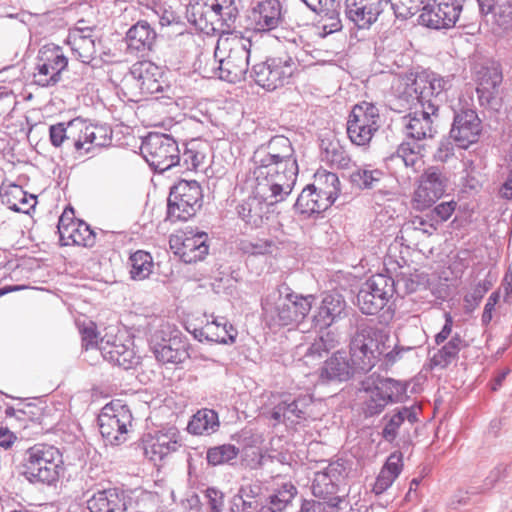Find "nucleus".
<instances>
[{"label": "nucleus", "instance_id": "nucleus-11", "mask_svg": "<svg viewBox=\"0 0 512 512\" xmlns=\"http://www.w3.org/2000/svg\"><path fill=\"white\" fill-rule=\"evenodd\" d=\"M150 347L157 361L162 364L178 365L190 358L188 338L169 325L153 333Z\"/></svg>", "mask_w": 512, "mask_h": 512}, {"label": "nucleus", "instance_id": "nucleus-3", "mask_svg": "<svg viewBox=\"0 0 512 512\" xmlns=\"http://www.w3.org/2000/svg\"><path fill=\"white\" fill-rule=\"evenodd\" d=\"M237 15L235 0H191L187 8L188 21L205 34L227 31Z\"/></svg>", "mask_w": 512, "mask_h": 512}, {"label": "nucleus", "instance_id": "nucleus-43", "mask_svg": "<svg viewBox=\"0 0 512 512\" xmlns=\"http://www.w3.org/2000/svg\"><path fill=\"white\" fill-rule=\"evenodd\" d=\"M239 453V448L233 444L217 445L207 449L206 461L212 467L231 464L238 457Z\"/></svg>", "mask_w": 512, "mask_h": 512}, {"label": "nucleus", "instance_id": "nucleus-12", "mask_svg": "<svg viewBox=\"0 0 512 512\" xmlns=\"http://www.w3.org/2000/svg\"><path fill=\"white\" fill-rule=\"evenodd\" d=\"M380 127L381 116L376 105L363 101L352 108L347 121V134L352 143L368 145Z\"/></svg>", "mask_w": 512, "mask_h": 512}, {"label": "nucleus", "instance_id": "nucleus-63", "mask_svg": "<svg viewBox=\"0 0 512 512\" xmlns=\"http://www.w3.org/2000/svg\"><path fill=\"white\" fill-rule=\"evenodd\" d=\"M411 347H400L396 345L392 350L390 351H384V353L381 355L382 364L381 367L388 369L389 367L393 366L398 360L402 358V354L404 351L411 350Z\"/></svg>", "mask_w": 512, "mask_h": 512}, {"label": "nucleus", "instance_id": "nucleus-54", "mask_svg": "<svg viewBox=\"0 0 512 512\" xmlns=\"http://www.w3.org/2000/svg\"><path fill=\"white\" fill-rule=\"evenodd\" d=\"M204 497L207 501L209 512H223L224 509V493L216 487H208L204 491Z\"/></svg>", "mask_w": 512, "mask_h": 512}, {"label": "nucleus", "instance_id": "nucleus-58", "mask_svg": "<svg viewBox=\"0 0 512 512\" xmlns=\"http://www.w3.org/2000/svg\"><path fill=\"white\" fill-rule=\"evenodd\" d=\"M299 512H341L336 503L324 504L314 500H303Z\"/></svg>", "mask_w": 512, "mask_h": 512}, {"label": "nucleus", "instance_id": "nucleus-57", "mask_svg": "<svg viewBox=\"0 0 512 512\" xmlns=\"http://www.w3.org/2000/svg\"><path fill=\"white\" fill-rule=\"evenodd\" d=\"M321 304L323 306H329L330 312L336 318L341 316V314L344 312L345 307H346V302L344 300V297L342 295H340L339 293L327 294L323 298Z\"/></svg>", "mask_w": 512, "mask_h": 512}, {"label": "nucleus", "instance_id": "nucleus-9", "mask_svg": "<svg viewBox=\"0 0 512 512\" xmlns=\"http://www.w3.org/2000/svg\"><path fill=\"white\" fill-rule=\"evenodd\" d=\"M389 334L383 328L363 324L359 327L350 342L352 357L358 368L362 371H370L381 355L387 350L386 342Z\"/></svg>", "mask_w": 512, "mask_h": 512}, {"label": "nucleus", "instance_id": "nucleus-31", "mask_svg": "<svg viewBox=\"0 0 512 512\" xmlns=\"http://www.w3.org/2000/svg\"><path fill=\"white\" fill-rule=\"evenodd\" d=\"M46 404L44 401H36L20 402L17 407L7 405L5 417L9 419L14 418L23 428H31L36 431Z\"/></svg>", "mask_w": 512, "mask_h": 512}, {"label": "nucleus", "instance_id": "nucleus-42", "mask_svg": "<svg viewBox=\"0 0 512 512\" xmlns=\"http://www.w3.org/2000/svg\"><path fill=\"white\" fill-rule=\"evenodd\" d=\"M155 33L145 22H138L127 32V44L131 50L145 51L152 47Z\"/></svg>", "mask_w": 512, "mask_h": 512}, {"label": "nucleus", "instance_id": "nucleus-50", "mask_svg": "<svg viewBox=\"0 0 512 512\" xmlns=\"http://www.w3.org/2000/svg\"><path fill=\"white\" fill-rule=\"evenodd\" d=\"M206 324H212L215 330L222 329V333H219L222 344L232 345L236 342L238 331L225 317L212 315V320Z\"/></svg>", "mask_w": 512, "mask_h": 512}, {"label": "nucleus", "instance_id": "nucleus-41", "mask_svg": "<svg viewBox=\"0 0 512 512\" xmlns=\"http://www.w3.org/2000/svg\"><path fill=\"white\" fill-rule=\"evenodd\" d=\"M96 127L81 119L68 123V141L72 142L76 151L88 152L95 138Z\"/></svg>", "mask_w": 512, "mask_h": 512}, {"label": "nucleus", "instance_id": "nucleus-35", "mask_svg": "<svg viewBox=\"0 0 512 512\" xmlns=\"http://www.w3.org/2000/svg\"><path fill=\"white\" fill-rule=\"evenodd\" d=\"M314 190L320 202L330 207L339 193V179L336 174L326 170H319L314 175L313 183L309 185Z\"/></svg>", "mask_w": 512, "mask_h": 512}, {"label": "nucleus", "instance_id": "nucleus-59", "mask_svg": "<svg viewBox=\"0 0 512 512\" xmlns=\"http://www.w3.org/2000/svg\"><path fill=\"white\" fill-rule=\"evenodd\" d=\"M494 16L499 26L507 28L512 25V2L507 5L497 3L494 8Z\"/></svg>", "mask_w": 512, "mask_h": 512}, {"label": "nucleus", "instance_id": "nucleus-44", "mask_svg": "<svg viewBox=\"0 0 512 512\" xmlns=\"http://www.w3.org/2000/svg\"><path fill=\"white\" fill-rule=\"evenodd\" d=\"M130 262V276L134 280H144L150 276L154 266L153 258L150 253L138 250L131 254Z\"/></svg>", "mask_w": 512, "mask_h": 512}, {"label": "nucleus", "instance_id": "nucleus-39", "mask_svg": "<svg viewBox=\"0 0 512 512\" xmlns=\"http://www.w3.org/2000/svg\"><path fill=\"white\" fill-rule=\"evenodd\" d=\"M0 195L3 203L17 212L27 213L36 205V197L27 194L22 187L16 184H3Z\"/></svg>", "mask_w": 512, "mask_h": 512}, {"label": "nucleus", "instance_id": "nucleus-6", "mask_svg": "<svg viewBox=\"0 0 512 512\" xmlns=\"http://www.w3.org/2000/svg\"><path fill=\"white\" fill-rule=\"evenodd\" d=\"M251 41L238 34H227L218 40L215 55L219 60L220 77L228 82L244 80L248 71Z\"/></svg>", "mask_w": 512, "mask_h": 512}, {"label": "nucleus", "instance_id": "nucleus-28", "mask_svg": "<svg viewBox=\"0 0 512 512\" xmlns=\"http://www.w3.org/2000/svg\"><path fill=\"white\" fill-rule=\"evenodd\" d=\"M293 69L287 62L272 60L255 67V81L267 90H275L292 76Z\"/></svg>", "mask_w": 512, "mask_h": 512}, {"label": "nucleus", "instance_id": "nucleus-53", "mask_svg": "<svg viewBox=\"0 0 512 512\" xmlns=\"http://www.w3.org/2000/svg\"><path fill=\"white\" fill-rule=\"evenodd\" d=\"M398 155L402 158L404 164L409 167H415L421 162L420 147L417 144H401Z\"/></svg>", "mask_w": 512, "mask_h": 512}, {"label": "nucleus", "instance_id": "nucleus-56", "mask_svg": "<svg viewBox=\"0 0 512 512\" xmlns=\"http://www.w3.org/2000/svg\"><path fill=\"white\" fill-rule=\"evenodd\" d=\"M336 319L337 318L330 312L329 306H323L321 304L317 314L313 317V324L320 332H324L323 330L325 329L327 331Z\"/></svg>", "mask_w": 512, "mask_h": 512}, {"label": "nucleus", "instance_id": "nucleus-55", "mask_svg": "<svg viewBox=\"0 0 512 512\" xmlns=\"http://www.w3.org/2000/svg\"><path fill=\"white\" fill-rule=\"evenodd\" d=\"M403 468V454L401 451L392 452L387 458L381 471L390 475L392 479H396Z\"/></svg>", "mask_w": 512, "mask_h": 512}, {"label": "nucleus", "instance_id": "nucleus-14", "mask_svg": "<svg viewBox=\"0 0 512 512\" xmlns=\"http://www.w3.org/2000/svg\"><path fill=\"white\" fill-rule=\"evenodd\" d=\"M142 153L151 167L158 171H166L180 161L178 143L166 134H149L143 145Z\"/></svg>", "mask_w": 512, "mask_h": 512}, {"label": "nucleus", "instance_id": "nucleus-45", "mask_svg": "<svg viewBox=\"0 0 512 512\" xmlns=\"http://www.w3.org/2000/svg\"><path fill=\"white\" fill-rule=\"evenodd\" d=\"M338 343L337 335L331 330L321 332V335L309 345L304 356L312 359L321 358L334 349Z\"/></svg>", "mask_w": 512, "mask_h": 512}, {"label": "nucleus", "instance_id": "nucleus-18", "mask_svg": "<svg viewBox=\"0 0 512 512\" xmlns=\"http://www.w3.org/2000/svg\"><path fill=\"white\" fill-rule=\"evenodd\" d=\"M133 84L131 96L136 100L164 91V71L150 61H142L131 69Z\"/></svg>", "mask_w": 512, "mask_h": 512}, {"label": "nucleus", "instance_id": "nucleus-34", "mask_svg": "<svg viewBox=\"0 0 512 512\" xmlns=\"http://www.w3.org/2000/svg\"><path fill=\"white\" fill-rule=\"evenodd\" d=\"M469 345L459 333H455L450 340L442 345L436 353L429 359L428 367L433 370L436 367L446 369L452 362L456 361L462 349Z\"/></svg>", "mask_w": 512, "mask_h": 512}, {"label": "nucleus", "instance_id": "nucleus-23", "mask_svg": "<svg viewBox=\"0 0 512 512\" xmlns=\"http://www.w3.org/2000/svg\"><path fill=\"white\" fill-rule=\"evenodd\" d=\"M389 0H346L347 17L360 29L370 28L379 18Z\"/></svg>", "mask_w": 512, "mask_h": 512}, {"label": "nucleus", "instance_id": "nucleus-5", "mask_svg": "<svg viewBox=\"0 0 512 512\" xmlns=\"http://www.w3.org/2000/svg\"><path fill=\"white\" fill-rule=\"evenodd\" d=\"M253 159L256 179L266 181L275 198L291 191L297 175L294 159L281 158L265 148L257 150Z\"/></svg>", "mask_w": 512, "mask_h": 512}, {"label": "nucleus", "instance_id": "nucleus-8", "mask_svg": "<svg viewBox=\"0 0 512 512\" xmlns=\"http://www.w3.org/2000/svg\"><path fill=\"white\" fill-rule=\"evenodd\" d=\"M449 88V81L426 72H408L393 83L394 93L403 98H413L421 106L435 103L433 100Z\"/></svg>", "mask_w": 512, "mask_h": 512}, {"label": "nucleus", "instance_id": "nucleus-49", "mask_svg": "<svg viewBox=\"0 0 512 512\" xmlns=\"http://www.w3.org/2000/svg\"><path fill=\"white\" fill-rule=\"evenodd\" d=\"M61 417L62 412L60 410L52 404H46L35 433L47 434L54 432L60 423Z\"/></svg>", "mask_w": 512, "mask_h": 512}, {"label": "nucleus", "instance_id": "nucleus-29", "mask_svg": "<svg viewBox=\"0 0 512 512\" xmlns=\"http://www.w3.org/2000/svg\"><path fill=\"white\" fill-rule=\"evenodd\" d=\"M126 499L127 495L121 488L99 490L87 500V509L90 512H124L127 509Z\"/></svg>", "mask_w": 512, "mask_h": 512}, {"label": "nucleus", "instance_id": "nucleus-30", "mask_svg": "<svg viewBox=\"0 0 512 512\" xmlns=\"http://www.w3.org/2000/svg\"><path fill=\"white\" fill-rule=\"evenodd\" d=\"M438 112V105L430 103L429 105L421 106V110L414 111L406 117L407 133L415 139H424L430 137L433 132L432 117L436 116Z\"/></svg>", "mask_w": 512, "mask_h": 512}, {"label": "nucleus", "instance_id": "nucleus-61", "mask_svg": "<svg viewBox=\"0 0 512 512\" xmlns=\"http://www.w3.org/2000/svg\"><path fill=\"white\" fill-rule=\"evenodd\" d=\"M500 297V290H494L489 296L481 316V324L483 327H487L491 323L495 306L499 302Z\"/></svg>", "mask_w": 512, "mask_h": 512}, {"label": "nucleus", "instance_id": "nucleus-21", "mask_svg": "<svg viewBox=\"0 0 512 512\" xmlns=\"http://www.w3.org/2000/svg\"><path fill=\"white\" fill-rule=\"evenodd\" d=\"M482 123L472 109H463L455 117L450 130L451 139L461 148L475 144L481 135Z\"/></svg>", "mask_w": 512, "mask_h": 512}, {"label": "nucleus", "instance_id": "nucleus-27", "mask_svg": "<svg viewBox=\"0 0 512 512\" xmlns=\"http://www.w3.org/2000/svg\"><path fill=\"white\" fill-rule=\"evenodd\" d=\"M312 399L306 395L288 397L279 401L272 409L271 418L277 422L296 425L307 420V408Z\"/></svg>", "mask_w": 512, "mask_h": 512}, {"label": "nucleus", "instance_id": "nucleus-17", "mask_svg": "<svg viewBox=\"0 0 512 512\" xmlns=\"http://www.w3.org/2000/svg\"><path fill=\"white\" fill-rule=\"evenodd\" d=\"M142 446L145 456L153 461H162L177 452L182 446L181 433L176 426L162 427L152 433L144 434Z\"/></svg>", "mask_w": 512, "mask_h": 512}, {"label": "nucleus", "instance_id": "nucleus-25", "mask_svg": "<svg viewBox=\"0 0 512 512\" xmlns=\"http://www.w3.org/2000/svg\"><path fill=\"white\" fill-rule=\"evenodd\" d=\"M389 0H346L347 17L360 29L370 28L379 18Z\"/></svg>", "mask_w": 512, "mask_h": 512}, {"label": "nucleus", "instance_id": "nucleus-15", "mask_svg": "<svg viewBox=\"0 0 512 512\" xmlns=\"http://www.w3.org/2000/svg\"><path fill=\"white\" fill-rule=\"evenodd\" d=\"M448 178L437 170H427L415 184L411 196V205L415 210L423 211L434 205L447 192Z\"/></svg>", "mask_w": 512, "mask_h": 512}, {"label": "nucleus", "instance_id": "nucleus-20", "mask_svg": "<svg viewBox=\"0 0 512 512\" xmlns=\"http://www.w3.org/2000/svg\"><path fill=\"white\" fill-rule=\"evenodd\" d=\"M58 232L60 242L64 246L92 244L94 235L89 226L75 218L74 210L66 208L59 219Z\"/></svg>", "mask_w": 512, "mask_h": 512}, {"label": "nucleus", "instance_id": "nucleus-60", "mask_svg": "<svg viewBox=\"0 0 512 512\" xmlns=\"http://www.w3.org/2000/svg\"><path fill=\"white\" fill-rule=\"evenodd\" d=\"M214 330L215 326L212 324H206L204 327L194 329L193 336L199 342L206 341L222 344L219 333H215Z\"/></svg>", "mask_w": 512, "mask_h": 512}, {"label": "nucleus", "instance_id": "nucleus-37", "mask_svg": "<svg viewBox=\"0 0 512 512\" xmlns=\"http://www.w3.org/2000/svg\"><path fill=\"white\" fill-rule=\"evenodd\" d=\"M280 19V4L277 0H266L259 3L251 12L254 29L267 31L275 28Z\"/></svg>", "mask_w": 512, "mask_h": 512}, {"label": "nucleus", "instance_id": "nucleus-4", "mask_svg": "<svg viewBox=\"0 0 512 512\" xmlns=\"http://www.w3.org/2000/svg\"><path fill=\"white\" fill-rule=\"evenodd\" d=\"M297 494L298 489L291 481L277 484L272 489L259 483L247 484L238 491L242 512H284Z\"/></svg>", "mask_w": 512, "mask_h": 512}, {"label": "nucleus", "instance_id": "nucleus-2", "mask_svg": "<svg viewBox=\"0 0 512 512\" xmlns=\"http://www.w3.org/2000/svg\"><path fill=\"white\" fill-rule=\"evenodd\" d=\"M315 297L291 291L283 295L281 290H272L261 299L263 318L270 330L297 325L312 308Z\"/></svg>", "mask_w": 512, "mask_h": 512}, {"label": "nucleus", "instance_id": "nucleus-36", "mask_svg": "<svg viewBox=\"0 0 512 512\" xmlns=\"http://www.w3.org/2000/svg\"><path fill=\"white\" fill-rule=\"evenodd\" d=\"M99 350L104 360L125 370L131 369L138 363L134 351L120 342H101Z\"/></svg>", "mask_w": 512, "mask_h": 512}, {"label": "nucleus", "instance_id": "nucleus-19", "mask_svg": "<svg viewBox=\"0 0 512 512\" xmlns=\"http://www.w3.org/2000/svg\"><path fill=\"white\" fill-rule=\"evenodd\" d=\"M170 248L186 263L197 262L208 254L207 235L179 231L170 237Z\"/></svg>", "mask_w": 512, "mask_h": 512}, {"label": "nucleus", "instance_id": "nucleus-62", "mask_svg": "<svg viewBox=\"0 0 512 512\" xmlns=\"http://www.w3.org/2000/svg\"><path fill=\"white\" fill-rule=\"evenodd\" d=\"M401 46L400 39L395 33H390L382 37L376 47L378 55L384 54L386 51L394 52L397 51Z\"/></svg>", "mask_w": 512, "mask_h": 512}, {"label": "nucleus", "instance_id": "nucleus-40", "mask_svg": "<svg viewBox=\"0 0 512 512\" xmlns=\"http://www.w3.org/2000/svg\"><path fill=\"white\" fill-rule=\"evenodd\" d=\"M220 428L218 413L209 408L198 410L189 420L187 431L191 435H211Z\"/></svg>", "mask_w": 512, "mask_h": 512}, {"label": "nucleus", "instance_id": "nucleus-24", "mask_svg": "<svg viewBox=\"0 0 512 512\" xmlns=\"http://www.w3.org/2000/svg\"><path fill=\"white\" fill-rule=\"evenodd\" d=\"M389 0H346L347 17L360 29L370 28L379 18Z\"/></svg>", "mask_w": 512, "mask_h": 512}, {"label": "nucleus", "instance_id": "nucleus-33", "mask_svg": "<svg viewBox=\"0 0 512 512\" xmlns=\"http://www.w3.org/2000/svg\"><path fill=\"white\" fill-rule=\"evenodd\" d=\"M417 410H420V408L415 405L404 406L397 408L391 416L385 415L383 420H386V423L381 431V437L386 442L392 444L396 440L398 431L405 421L411 425L418 422Z\"/></svg>", "mask_w": 512, "mask_h": 512}, {"label": "nucleus", "instance_id": "nucleus-7", "mask_svg": "<svg viewBox=\"0 0 512 512\" xmlns=\"http://www.w3.org/2000/svg\"><path fill=\"white\" fill-rule=\"evenodd\" d=\"M425 0H401L394 4L397 14L407 18L414 15ZM461 8L456 0H427L419 16L420 23L433 29L453 27L460 15Z\"/></svg>", "mask_w": 512, "mask_h": 512}, {"label": "nucleus", "instance_id": "nucleus-13", "mask_svg": "<svg viewBox=\"0 0 512 512\" xmlns=\"http://www.w3.org/2000/svg\"><path fill=\"white\" fill-rule=\"evenodd\" d=\"M203 192L196 181L181 180L173 186L168 199V213L171 218L187 220L202 206Z\"/></svg>", "mask_w": 512, "mask_h": 512}, {"label": "nucleus", "instance_id": "nucleus-26", "mask_svg": "<svg viewBox=\"0 0 512 512\" xmlns=\"http://www.w3.org/2000/svg\"><path fill=\"white\" fill-rule=\"evenodd\" d=\"M352 357L351 350L349 356L345 351H336L327 359L321 368V378L326 380L347 381L355 374L367 373L358 368Z\"/></svg>", "mask_w": 512, "mask_h": 512}, {"label": "nucleus", "instance_id": "nucleus-52", "mask_svg": "<svg viewBox=\"0 0 512 512\" xmlns=\"http://www.w3.org/2000/svg\"><path fill=\"white\" fill-rule=\"evenodd\" d=\"M381 178V173L377 170H357L351 175L352 183L362 189L372 188Z\"/></svg>", "mask_w": 512, "mask_h": 512}, {"label": "nucleus", "instance_id": "nucleus-32", "mask_svg": "<svg viewBox=\"0 0 512 512\" xmlns=\"http://www.w3.org/2000/svg\"><path fill=\"white\" fill-rule=\"evenodd\" d=\"M44 63L39 66L35 78L38 84L48 86L55 84L59 80L60 73L67 66V59L58 49H53L43 53Z\"/></svg>", "mask_w": 512, "mask_h": 512}, {"label": "nucleus", "instance_id": "nucleus-1", "mask_svg": "<svg viewBox=\"0 0 512 512\" xmlns=\"http://www.w3.org/2000/svg\"><path fill=\"white\" fill-rule=\"evenodd\" d=\"M17 470L29 484L56 488L64 475L63 455L48 443H35L19 452Z\"/></svg>", "mask_w": 512, "mask_h": 512}, {"label": "nucleus", "instance_id": "nucleus-47", "mask_svg": "<svg viewBox=\"0 0 512 512\" xmlns=\"http://www.w3.org/2000/svg\"><path fill=\"white\" fill-rule=\"evenodd\" d=\"M364 391L368 394V398L362 404V411L366 418L379 415L390 404L369 383H367V386H364Z\"/></svg>", "mask_w": 512, "mask_h": 512}, {"label": "nucleus", "instance_id": "nucleus-38", "mask_svg": "<svg viewBox=\"0 0 512 512\" xmlns=\"http://www.w3.org/2000/svg\"><path fill=\"white\" fill-rule=\"evenodd\" d=\"M371 385L390 404L403 403L408 399L407 390L410 381L396 380L390 377H378Z\"/></svg>", "mask_w": 512, "mask_h": 512}, {"label": "nucleus", "instance_id": "nucleus-51", "mask_svg": "<svg viewBox=\"0 0 512 512\" xmlns=\"http://www.w3.org/2000/svg\"><path fill=\"white\" fill-rule=\"evenodd\" d=\"M508 477V466L504 463H499L493 467L485 479L482 485L479 487V493H486L491 491L500 482L504 481Z\"/></svg>", "mask_w": 512, "mask_h": 512}, {"label": "nucleus", "instance_id": "nucleus-16", "mask_svg": "<svg viewBox=\"0 0 512 512\" xmlns=\"http://www.w3.org/2000/svg\"><path fill=\"white\" fill-rule=\"evenodd\" d=\"M347 476V469L344 462L339 460L331 462L328 466L319 472L315 473L311 490L312 494L322 499L324 504L339 503L342 501L340 496L337 495L339 485L345 480Z\"/></svg>", "mask_w": 512, "mask_h": 512}, {"label": "nucleus", "instance_id": "nucleus-46", "mask_svg": "<svg viewBox=\"0 0 512 512\" xmlns=\"http://www.w3.org/2000/svg\"><path fill=\"white\" fill-rule=\"evenodd\" d=\"M314 190L308 185L302 190L295 204L296 210L304 215H311L326 210L328 207L320 202Z\"/></svg>", "mask_w": 512, "mask_h": 512}, {"label": "nucleus", "instance_id": "nucleus-48", "mask_svg": "<svg viewBox=\"0 0 512 512\" xmlns=\"http://www.w3.org/2000/svg\"><path fill=\"white\" fill-rule=\"evenodd\" d=\"M73 47L83 62L90 63L97 59L98 43L92 37L74 35Z\"/></svg>", "mask_w": 512, "mask_h": 512}, {"label": "nucleus", "instance_id": "nucleus-22", "mask_svg": "<svg viewBox=\"0 0 512 512\" xmlns=\"http://www.w3.org/2000/svg\"><path fill=\"white\" fill-rule=\"evenodd\" d=\"M398 290H358L357 305L363 314L379 315L383 321L393 318L395 309L391 301L394 292Z\"/></svg>", "mask_w": 512, "mask_h": 512}, {"label": "nucleus", "instance_id": "nucleus-64", "mask_svg": "<svg viewBox=\"0 0 512 512\" xmlns=\"http://www.w3.org/2000/svg\"><path fill=\"white\" fill-rule=\"evenodd\" d=\"M457 203L453 200L441 202L433 209V213L441 220H448L456 210Z\"/></svg>", "mask_w": 512, "mask_h": 512}, {"label": "nucleus", "instance_id": "nucleus-10", "mask_svg": "<svg viewBox=\"0 0 512 512\" xmlns=\"http://www.w3.org/2000/svg\"><path fill=\"white\" fill-rule=\"evenodd\" d=\"M133 416L128 405L112 400L102 407L97 417L100 434L106 445L119 446L127 441Z\"/></svg>", "mask_w": 512, "mask_h": 512}]
</instances>
